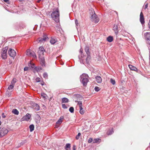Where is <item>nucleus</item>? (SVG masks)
Instances as JSON below:
<instances>
[{
    "label": "nucleus",
    "instance_id": "7",
    "mask_svg": "<svg viewBox=\"0 0 150 150\" xmlns=\"http://www.w3.org/2000/svg\"><path fill=\"white\" fill-rule=\"evenodd\" d=\"M31 115L29 113H27L26 115L23 117L21 120L22 121H28L30 118Z\"/></svg>",
    "mask_w": 150,
    "mask_h": 150
},
{
    "label": "nucleus",
    "instance_id": "15",
    "mask_svg": "<svg viewBox=\"0 0 150 150\" xmlns=\"http://www.w3.org/2000/svg\"><path fill=\"white\" fill-rule=\"evenodd\" d=\"M57 39L55 38H52L50 41V43L52 44H54L57 41Z\"/></svg>",
    "mask_w": 150,
    "mask_h": 150
},
{
    "label": "nucleus",
    "instance_id": "24",
    "mask_svg": "<svg viewBox=\"0 0 150 150\" xmlns=\"http://www.w3.org/2000/svg\"><path fill=\"white\" fill-rule=\"evenodd\" d=\"M8 49V47H6L3 49L1 53L7 54V50Z\"/></svg>",
    "mask_w": 150,
    "mask_h": 150
},
{
    "label": "nucleus",
    "instance_id": "4",
    "mask_svg": "<svg viewBox=\"0 0 150 150\" xmlns=\"http://www.w3.org/2000/svg\"><path fill=\"white\" fill-rule=\"evenodd\" d=\"M45 51V50L43 47H40L39 48L38 53L39 58H40V57H42V56L43 55Z\"/></svg>",
    "mask_w": 150,
    "mask_h": 150
},
{
    "label": "nucleus",
    "instance_id": "14",
    "mask_svg": "<svg viewBox=\"0 0 150 150\" xmlns=\"http://www.w3.org/2000/svg\"><path fill=\"white\" fill-rule=\"evenodd\" d=\"M95 79H96V81L97 83H100L101 82L102 79L100 76H96L95 77Z\"/></svg>",
    "mask_w": 150,
    "mask_h": 150
},
{
    "label": "nucleus",
    "instance_id": "1",
    "mask_svg": "<svg viewBox=\"0 0 150 150\" xmlns=\"http://www.w3.org/2000/svg\"><path fill=\"white\" fill-rule=\"evenodd\" d=\"M59 9L57 8L54 9L51 14V17L56 22H59Z\"/></svg>",
    "mask_w": 150,
    "mask_h": 150
},
{
    "label": "nucleus",
    "instance_id": "11",
    "mask_svg": "<svg viewBox=\"0 0 150 150\" xmlns=\"http://www.w3.org/2000/svg\"><path fill=\"white\" fill-rule=\"evenodd\" d=\"M128 67L132 71H134L137 72H138V70L134 66L130 64L128 65Z\"/></svg>",
    "mask_w": 150,
    "mask_h": 150
},
{
    "label": "nucleus",
    "instance_id": "23",
    "mask_svg": "<svg viewBox=\"0 0 150 150\" xmlns=\"http://www.w3.org/2000/svg\"><path fill=\"white\" fill-rule=\"evenodd\" d=\"M69 101V100L66 98H64L62 99V103H67Z\"/></svg>",
    "mask_w": 150,
    "mask_h": 150
},
{
    "label": "nucleus",
    "instance_id": "16",
    "mask_svg": "<svg viewBox=\"0 0 150 150\" xmlns=\"http://www.w3.org/2000/svg\"><path fill=\"white\" fill-rule=\"evenodd\" d=\"M71 144L69 143L67 144L64 146V149L66 150H70L71 149Z\"/></svg>",
    "mask_w": 150,
    "mask_h": 150
},
{
    "label": "nucleus",
    "instance_id": "54",
    "mask_svg": "<svg viewBox=\"0 0 150 150\" xmlns=\"http://www.w3.org/2000/svg\"><path fill=\"white\" fill-rule=\"evenodd\" d=\"M41 85H42V86H43L44 85V82H42V83H41Z\"/></svg>",
    "mask_w": 150,
    "mask_h": 150
},
{
    "label": "nucleus",
    "instance_id": "29",
    "mask_svg": "<svg viewBox=\"0 0 150 150\" xmlns=\"http://www.w3.org/2000/svg\"><path fill=\"white\" fill-rule=\"evenodd\" d=\"M2 130L3 132V134H4V136L7 134V133L8 132V130L6 129H2Z\"/></svg>",
    "mask_w": 150,
    "mask_h": 150
},
{
    "label": "nucleus",
    "instance_id": "39",
    "mask_svg": "<svg viewBox=\"0 0 150 150\" xmlns=\"http://www.w3.org/2000/svg\"><path fill=\"white\" fill-rule=\"evenodd\" d=\"M81 133L79 132L78 133V134L76 137V139H78L79 138V137L81 135Z\"/></svg>",
    "mask_w": 150,
    "mask_h": 150
},
{
    "label": "nucleus",
    "instance_id": "45",
    "mask_svg": "<svg viewBox=\"0 0 150 150\" xmlns=\"http://www.w3.org/2000/svg\"><path fill=\"white\" fill-rule=\"evenodd\" d=\"M36 81L37 82H39L40 81V79L39 77H37L36 79Z\"/></svg>",
    "mask_w": 150,
    "mask_h": 150
},
{
    "label": "nucleus",
    "instance_id": "49",
    "mask_svg": "<svg viewBox=\"0 0 150 150\" xmlns=\"http://www.w3.org/2000/svg\"><path fill=\"white\" fill-rule=\"evenodd\" d=\"M28 69V67H25V68H24V70L25 71H27Z\"/></svg>",
    "mask_w": 150,
    "mask_h": 150
},
{
    "label": "nucleus",
    "instance_id": "5",
    "mask_svg": "<svg viewBox=\"0 0 150 150\" xmlns=\"http://www.w3.org/2000/svg\"><path fill=\"white\" fill-rule=\"evenodd\" d=\"M26 55L29 57H33L34 58H36L35 53L33 51L30 50H28L26 51Z\"/></svg>",
    "mask_w": 150,
    "mask_h": 150
},
{
    "label": "nucleus",
    "instance_id": "22",
    "mask_svg": "<svg viewBox=\"0 0 150 150\" xmlns=\"http://www.w3.org/2000/svg\"><path fill=\"white\" fill-rule=\"evenodd\" d=\"M91 58V56L90 54L87 55V57L86 59V62L87 64H89V61Z\"/></svg>",
    "mask_w": 150,
    "mask_h": 150
},
{
    "label": "nucleus",
    "instance_id": "57",
    "mask_svg": "<svg viewBox=\"0 0 150 150\" xmlns=\"http://www.w3.org/2000/svg\"><path fill=\"white\" fill-rule=\"evenodd\" d=\"M1 122L0 121V125H1Z\"/></svg>",
    "mask_w": 150,
    "mask_h": 150
},
{
    "label": "nucleus",
    "instance_id": "26",
    "mask_svg": "<svg viewBox=\"0 0 150 150\" xmlns=\"http://www.w3.org/2000/svg\"><path fill=\"white\" fill-rule=\"evenodd\" d=\"M63 119V118H62L61 117H60L59 120L57 121L56 122V124L57 125H59L62 122V119Z\"/></svg>",
    "mask_w": 150,
    "mask_h": 150
},
{
    "label": "nucleus",
    "instance_id": "60",
    "mask_svg": "<svg viewBox=\"0 0 150 150\" xmlns=\"http://www.w3.org/2000/svg\"><path fill=\"white\" fill-rule=\"evenodd\" d=\"M77 95H78L79 96H80V95H77Z\"/></svg>",
    "mask_w": 150,
    "mask_h": 150
},
{
    "label": "nucleus",
    "instance_id": "46",
    "mask_svg": "<svg viewBox=\"0 0 150 150\" xmlns=\"http://www.w3.org/2000/svg\"><path fill=\"white\" fill-rule=\"evenodd\" d=\"M93 141V139L91 138H90L88 141V143H91Z\"/></svg>",
    "mask_w": 150,
    "mask_h": 150
},
{
    "label": "nucleus",
    "instance_id": "55",
    "mask_svg": "<svg viewBox=\"0 0 150 150\" xmlns=\"http://www.w3.org/2000/svg\"><path fill=\"white\" fill-rule=\"evenodd\" d=\"M4 118L5 117V116H2Z\"/></svg>",
    "mask_w": 150,
    "mask_h": 150
},
{
    "label": "nucleus",
    "instance_id": "19",
    "mask_svg": "<svg viewBox=\"0 0 150 150\" xmlns=\"http://www.w3.org/2000/svg\"><path fill=\"white\" fill-rule=\"evenodd\" d=\"M113 40V38L112 36H110L108 37L107 38V41L109 42H112Z\"/></svg>",
    "mask_w": 150,
    "mask_h": 150
},
{
    "label": "nucleus",
    "instance_id": "37",
    "mask_svg": "<svg viewBox=\"0 0 150 150\" xmlns=\"http://www.w3.org/2000/svg\"><path fill=\"white\" fill-rule=\"evenodd\" d=\"M43 76L44 78L47 79L48 78V74L46 72H45L43 74Z\"/></svg>",
    "mask_w": 150,
    "mask_h": 150
},
{
    "label": "nucleus",
    "instance_id": "31",
    "mask_svg": "<svg viewBox=\"0 0 150 150\" xmlns=\"http://www.w3.org/2000/svg\"><path fill=\"white\" fill-rule=\"evenodd\" d=\"M41 96L44 99H46L47 95L44 93H41Z\"/></svg>",
    "mask_w": 150,
    "mask_h": 150
},
{
    "label": "nucleus",
    "instance_id": "56",
    "mask_svg": "<svg viewBox=\"0 0 150 150\" xmlns=\"http://www.w3.org/2000/svg\"><path fill=\"white\" fill-rule=\"evenodd\" d=\"M23 0H19V1H22Z\"/></svg>",
    "mask_w": 150,
    "mask_h": 150
},
{
    "label": "nucleus",
    "instance_id": "3",
    "mask_svg": "<svg viewBox=\"0 0 150 150\" xmlns=\"http://www.w3.org/2000/svg\"><path fill=\"white\" fill-rule=\"evenodd\" d=\"M90 14L91 15V21L95 23H97L99 21V19L97 15L95 13L94 10L91 8L89 10Z\"/></svg>",
    "mask_w": 150,
    "mask_h": 150
},
{
    "label": "nucleus",
    "instance_id": "20",
    "mask_svg": "<svg viewBox=\"0 0 150 150\" xmlns=\"http://www.w3.org/2000/svg\"><path fill=\"white\" fill-rule=\"evenodd\" d=\"M12 112L13 113L16 115H18L19 114L18 111L16 109H13L12 111Z\"/></svg>",
    "mask_w": 150,
    "mask_h": 150
},
{
    "label": "nucleus",
    "instance_id": "41",
    "mask_svg": "<svg viewBox=\"0 0 150 150\" xmlns=\"http://www.w3.org/2000/svg\"><path fill=\"white\" fill-rule=\"evenodd\" d=\"M4 136V134H3L2 129L0 131V137H3Z\"/></svg>",
    "mask_w": 150,
    "mask_h": 150
},
{
    "label": "nucleus",
    "instance_id": "35",
    "mask_svg": "<svg viewBox=\"0 0 150 150\" xmlns=\"http://www.w3.org/2000/svg\"><path fill=\"white\" fill-rule=\"evenodd\" d=\"M14 86V84H11L9 85L8 87V89L9 90H11L13 89Z\"/></svg>",
    "mask_w": 150,
    "mask_h": 150
},
{
    "label": "nucleus",
    "instance_id": "34",
    "mask_svg": "<svg viewBox=\"0 0 150 150\" xmlns=\"http://www.w3.org/2000/svg\"><path fill=\"white\" fill-rule=\"evenodd\" d=\"M75 102H78V104L79 105V107H82V103L81 101H75Z\"/></svg>",
    "mask_w": 150,
    "mask_h": 150
},
{
    "label": "nucleus",
    "instance_id": "10",
    "mask_svg": "<svg viewBox=\"0 0 150 150\" xmlns=\"http://www.w3.org/2000/svg\"><path fill=\"white\" fill-rule=\"evenodd\" d=\"M40 59V63L41 65L42 66L44 67L45 66V58L44 57H40L39 58Z\"/></svg>",
    "mask_w": 150,
    "mask_h": 150
},
{
    "label": "nucleus",
    "instance_id": "9",
    "mask_svg": "<svg viewBox=\"0 0 150 150\" xmlns=\"http://www.w3.org/2000/svg\"><path fill=\"white\" fill-rule=\"evenodd\" d=\"M47 38V37L46 36H43V38H39L38 39L37 41H38L39 42H40V43L46 41Z\"/></svg>",
    "mask_w": 150,
    "mask_h": 150
},
{
    "label": "nucleus",
    "instance_id": "44",
    "mask_svg": "<svg viewBox=\"0 0 150 150\" xmlns=\"http://www.w3.org/2000/svg\"><path fill=\"white\" fill-rule=\"evenodd\" d=\"M27 142V141L26 140H25L22 141L21 143V145H23Z\"/></svg>",
    "mask_w": 150,
    "mask_h": 150
},
{
    "label": "nucleus",
    "instance_id": "13",
    "mask_svg": "<svg viewBox=\"0 0 150 150\" xmlns=\"http://www.w3.org/2000/svg\"><path fill=\"white\" fill-rule=\"evenodd\" d=\"M144 37L147 41L150 40V33L147 32L144 34Z\"/></svg>",
    "mask_w": 150,
    "mask_h": 150
},
{
    "label": "nucleus",
    "instance_id": "58",
    "mask_svg": "<svg viewBox=\"0 0 150 150\" xmlns=\"http://www.w3.org/2000/svg\"><path fill=\"white\" fill-rule=\"evenodd\" d=\"M8 91H6V94H7V93H8Z\"/></svg>",
    "mask_w": 150,
    "mask_h": 150
},
{
    "label": "nucleus",
    "instance_id": "32",
    "mask_svg": "<svg viewBox=\"0 0 150 150\" xmlns=\"http://www.w3.org/2000/svg\"><path fill=\"white\" fill-rule=\"evenodd\" d=\"M79 52L81 54V57L82 58H83L84 57L83 54V49L82 48H81L79 50Z\"/></svg>",
    "mask_w": 150,
    "mask_h": 150
},
{
    "label": "nucleus",
    "instance_id": "2",
    "mask_svg": "<svg viewBox=\"0 0 150 150\" xmlns=\"http://www.w3.org/2000/svg\"><path fill=\"white\" fill-rule=\"evenodd\" d=\"M80 81L83 86H85L89 81L88 76L86 74H83L80 76Z\"/></svg>",
    "mask_w": 150,
    "mask_h": 150
},
{
    "label": "nucleus",
    "instance_id": "53",
    "mask_svg": "<svg viewBox=\"0 0 150 150\" xmlns=\"http://www.w3.org/2000/svg\"><path fill=\"white\" fill-rule=\"evenodd\" d=\"M13 83H15L16 82V81H14V79L11 82V84L13 83Z\"/></svg>",
    "mask_w": 150,
    "mask_h": 150
},
{
    "label": "nucleus",
    "instance_id": "30",
    "mask_svg": "<svg viewBox=\"0 0 150 150\" xmlns=\"http://www.w3.org/2000/svg\"><path fill=\"white\" fill-rule=\"evenodd\" d=\"M80 111L79 112L81 114H83L84 112V111L83 110L82 107H80Z\"/></svg>",
    "mask_w": 150,
    "mask_h": 150
},
{
    "label": "nucleus",
    "instance_id": "48",
    "mask_svg": "<svg viewBox=\"0 0 150 150\" xmlns=\"http://www.w3.org/2000/svg\"><path fill=\"white\" fill-rule=\"evenodd\" d=\"M75 23L76 25L77 26L78 25V21L77 19H76L75 20Z\"/></svg>",
    "mask_w": 150,
    "mask_h": 150
},
{
    "label": "nucleus",
    "instance_id": "28",
    "mask_svg": "<svg viewBox=\"0 0 150 150\" xmlns=\"http://www.w3.org/2000/svg\"><path fill=\"white\" fill-rule=\"evenodd\" d=\"M1 57L3 59H6L7 58V54L1 53Z\"/></svg>",
    "mask_w": 150,
    "mask_h": 150
},
{
    "label": "nucleus",
    "instance_id": "18",
    "mask_svg": "<svg viewBox=\"0 0 150 150\" xmlns=\"http://www.w3.org/2000/svg\"><path fill=\"white\" fill-rule=\"evenodd\" d=\"M101 142V140L99 138L95 139L93 140L94 143H99Z\"/></svg>",
    "mask_w": 150,
    "mask_h": 150
},
{
    "label": "nucleus",
    "instance_id": "17",
    "mask_svg": "<svg viewBox=\"0 0 150 150\" xmlns=\"http://www.w3.org/2000/svg\"><path fill=\"white\" fill-rule=\"evenodd\" d=\"M118 27L117 25H115L113 27V29L114 30L115 34L117 35L118 33Z\"/></svg>",
    "mask_w": 150,
    "mask_h": 150
},
{
    "label": "nucleus",
    "instance_id": "47",
    "mask_svg": "<svg viewBox=\"0 0 150 150\" xmlns=\"http://www.w3.org/2000/svg\"><path fill=\"white\" fill-rule=\"evenodd\" d=\"M72 149H73V150H76V146L75 145H73Z\"/></svg>",
    "mask_w": 150,
    "mask_h": 150
},
{
    "label": "nucleus",
    "instance_id": "27",
    "mask_svg": "<svg viewBox=\"0 0 150 150\" xmlns=\"http://www.w3.org/2000/svg\"><path fill=\"white\" fill-rule=\"evenodd\" d=\"M29 128L30 129V132H32L34 129V125L33 124L29 126Z\"/></svg>",
    "mask_w": 150,
    "mask_h": 150
},
{
    "label": "nucleus",
    "instance_id": "36",
    "mask_svg": "<svg viewBox=\"0 0 150 150\" xmlns=\"http://www.w3.org/2000/svg\"><path fill=\"white\" fill-rule=\"evenodd\" d=\"M110 82L113 85H114L115 83V80L112 79H110Z\"/></svg>",
    "mask_w": 150,
    "mask_h": 150
},
{
    "label": "nucleus",
    "instance_id": "61",
    "mask_svg": "<svg viewBox=\"0 0 150 150\" xmlns=\"http://www.w3.org/2000/svg\"><path fill=\"white\" fill-rule=\"evenodd\" d=\"M149 144L150 145V142Z\"/></svg>",
    "mask_w": 150,
    "mask_h": 150
},
{
    "label": "nucleus",
    "instance_id": "52",
    "mask_svg": "<svg viewBox=\"0 0 150 150\" xmlns=\"http://www.w3.org/2000/svg\"><path fill=\"white\" fill-rule=\"evenodd\" d=\"M148 25L149 28H150V20L149 21V22L148 24Z\"/></svg>",
    "mask_w": 150,
    "mask_h": 150
},
{
    "label": "nucleus",
    "instance_id": "8",
    "mask_svg": "<svg viewBox=\"0 0 150 150\" xmlns=\"http://www.w3.org/2000/svg\"><path fill=\"white\" fill-rule=\"evenodd\" d=\"M140 21L142 25L144 24L145 23L144 15L142 12H141L140 15Z\"/></svg>",
    "mask_w": 150,
    "mask_h": 150
},
{
    "label": "nucleus",
    "instance_id": "21",
    "mask_svg": "<svg viewBox=\"0 0 150 150\" xmlns=\"http://www.w3.org/2000/svg\"><path fill=\"white\" fill-rule=\"evenodd\" d=\"M85 50L87 55L90 54V53L89 51V48L88 46H86L85 47Z\"/></svg>",
    "mask_w": 150,
    "mask_h": 150
},
{
    "label": "nucleus",
    "instance_id": "51",
    "mask_svg": "<svg viewBox=\"0 0 150 150\" xmlns=\"http://www.w3.org/2000/svg\"><path fill=\"white\" fill-rule=\"evenodd\" d=\"M4 1L6 2L7 3V4H8L9 3V0H3Z\"/></svg>",
    "mask_w": 150,
    "mask_h": 150
},
{
    "label": "nucleus",
    "instance_id": "33",
    "mask_svg": "<svg viewBox=\"0 0 150 150\" xmlns=\"http://www.w3.org/2000/svg\"><path fill=\"white\" fill-rule=\"evenodd\" d=\"M69 110L71 113L74 112V108L73 107H71L69 108Z\"/></svg>",
    "mask_w": 150,
    "mask_h": 150
},
{
    "label": "nucleus",
    "instance_id": "6",
    "mask_svg": "<svg viewBox=\"0 0 150 150\" xmlns=\"http://www.w3.org/2000/svg\"><path fill=\"white\" fill-rule=\"evenodd\" d=\"M8 53L10 57H14L16 55V52L15 51L11 48L8 50Z\"/></svg>",
    "mask_w": 150,
    "mask_h": 150
},
{
    "label": "nucleus",
    "instance_id": "42",
    "mask_svg": "<svg viewBox=\"0 0 150 150\" xmlns=\"http://www.w3.org/2000/svg\"><path fill=\"white\" fill-rule=\"evenodd\" d=\"M94 90L96 91H98L100 90L98 86H96L94 88Z\"/></svg>",
    "mask_w": 150,
    "mask_h": 150
},
{
    "label": "nucleus",
    "instance_id": "25",
    "mask_svg": "<svg viewBox=\"0 0 150 150\" xmlns=\"http://www.w3.org/2000/svg\"><path fill=\"white\" fill-rule=\"evenodd\" d=\"M113 132V129L112 128L111 130H108L107 132V133L108 135H110L112 134Z\"/></svg>",
    "mask_w": 150,
    "mask_h": 150
},
{
    "label": "nucleus",
    "instance_id": "38",
    "mask_svg": "<svg viewBox=\"0 0 150 150\" xmlns=\"http://www.w3.org/2000/svg\"><path fill=\"white\" fill-rule=\"evenodd\" d=\"M81 58H82L80 56H79V58L80 63L84 64V63H83V60Z\"/></svg>",
    "mask_w": 150,
    "mask_h": 150
},
{
    "label": "nucleus",
    "instance_id": "50",
    "mask_svg": "<svg viewBox=\"0 0 150 150\" xmlns=\"http://www.w3.org/2000/svg\"><path fill=\"white\" fill-rule=\"evenodd\" d=\"M148 3H146L144 6V9H146L147 8V7H148Z\"/></svg>",
    "mask_w": 150,
    "mask_h": 150
},
{
    "label": "nucleus",
    "instance_id": "59",
    "mask_svg": "<svg viewBox=\"0 0 150 150\" xmlns=\"http://www.w3.org/2000/svg\"><path fill=\"white\" fill-rule=\"evenodd\" d=\"M148 43L149 45H150V42H148Z\"/></svg>",
    "mask_w": 150,
    "mask_h": 150
},
{
    "label": "nucleus",
    "instance_id": "43",
    "mask_svg": "<svg viewBox=\"0 0 150 150\" xmlns=\"http://www.w3.org/2000/svg\"><path fill=\"white\" fill-rule=\"evenodd\" d=\"M62 107L64 109H67L68 108L65 104H62Z\"/></svg>",
    "mask_w": 150,
    "mask_h": 150
},
{
    "label": "nucleus",
    "instance_id": "12",
    "mask_svg": "<svg viewBox=\"0 0 150 150\" xmlns=\"http://www.w3.org/2000/svg\"><path fill=\"white\" fill-rule=\"evenodd\" d=\"M33 108L36 111H38L40 109L39 106L36 103H34L33 104Z\"/></svg>",
    "mask_w": 150,
    "mask_h": 150
},
{
    "label": "nucleus",
    "instance_id": "40",
    "mask_svg": "<svg viewBox=\"0 0 150 150\" xmlns=\"http://www.w3.org/2000/svg\"><path fill=\"white\" fill-rule=\"evenodd\" d=\"M25 24L23 23H21L20 25V28H25Z\"/></svg>",
    "mask_w": 150,
    "mask_h": 150
}]
</instances>
